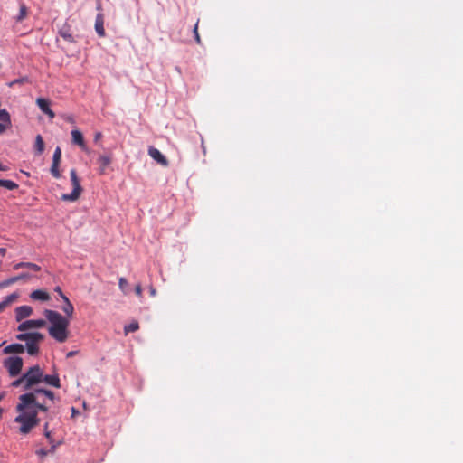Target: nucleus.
Here are the masks:
<instances>
[{"label":"nucleus","instance_id":"nucleus-32","mask_svg":"<svg viewBox=\"0 0 463 463\" xmlns=\"http://www.w3.org/2000/svg\"><path fill=\"white\" fill-rule=\"evenodd\" d=\"M44 436L46 437V439H48L50 444L52 445L51 451L53 452L55 450V449H56V445L53 444V442H52V435H51V431L50 430L44 431Z\"/></svg>","mask_w":463,"mask_h":463},{"label":"nucleus","instance_id":"nucleus-29","mask_svg":"<svg viewBox=\"0 0 463 463\" xmlns=\"http://www.w3.org/2000/svg\"><path fill=\"white\" fill-rule=\"evenodd\" d=\"M15 282H17L16 279H15V276L14 277H11V278H9V279L0 282V288L9 287V286L13 285Z\"/></svg>","mask_w":463,"mask_h":463},{"label":"nucleus","instance_id":"nucleus-12","mask_svg":"<svg viewBox=\"0 0 463 463\" xmlns=\"http://www.w3.org/2000/svg\"><path fill=\"white\" fill-rule=\"evenodd\" d=\"M112 157L109 155H100L98 158V164L99 165V174L104 175L106 168L111 164Z\"/></svg>","mask_w":463,"mask_h":463},{"label":"nucleus","instance_id":"nucleus-18","mask_svg":"<svg viewBox=\"0 0 463 463\" xmlns=\"http://www.w3.org/2000/svg\"><path fill=\"white\" fill-rule=\"evenodd\" d=\"M61 298L63 299V301L65 302V305L64 307H62V311L65 313V315L67 316V318H70L72 317L73 315V312H74V307H73V305L71 303V301L69 300V298L64 295V294H61Z\"/></svg>","mask_w":463,"mask_h":463},{"label":"nucleus","instance_id":"nucleus-11","mask_svg":"<svg viewBox=\"0 0 463 463\" xmlns=\"http://www.w3.org/2000/svg\"><path fill=\"white\" fill-rule=\"evenodd\" d=\"M59 35L62 37L65 41L69 43H75V38L73 37L71 26L68 24H64L59 30Z\"/></svg>","mask_w":463,"mask_h":463},{"label":"nucleus","instance_id":"nucleus-42","mask_svg":"<svg viewBox=\"0 0 463 463\" xmlns=\"http://www.w3.org/2000/svg\"><path fill=\"white\" fill-rule=\"evenodd\" d=\"M49 430V421H46L43 425V431Z\"/></svg>","mask_w":463,"mask_h":463},{"label":"nucleus","instance_id":"nucleus-25","mask_svg":"<svg viewBox=\"0 0 463 463\" xmlns=\"http://www.w3.org/2000/svg\"><path fill=\"white\" fill-rule=\"evenodd\" d=\"M0 121L7 124L8 126H11L10 115L7 112V110L5 109H0Z\"/></svg>","mask_w":463,"mask_h":463},{"label":"nucleus","instance_id":"nucleus-16","mask_svg":"<svg viewBox=\"0 0 463 463\" xmlns=\"http://www.w3.org/2000/svg\"><path fill=\"white\" fill-rule=\"evenodd\" d=\"M19 298V295L17 293H12L8 296H6L1 302H0V313L3 312L7 307H9L12 303H14L17 298Z\"/></svg>","mask_w":463,"mask_h":463},{"label":"nucleus","instance_id":"nucleus-20","mask_svg":"<svg viewBox=\"0 0 463 463\" xmlns=\"http://www.w3.org/2000/svg\"><path fill=\"white\" fill-rule=\"evenodd\" d=\"M43 382L46 383L49 385L54 386L56 388L61 387L60 379L57 374L54 375H43Z\"/></svg>","mask_w":463,"mask_h":463},{"label":"nucleus","instance_id":"nucleus-6","mask_svg":"<svg viewBox=\"0 0 463 463\" xmlns=\"http://www.w3.org/2000/svg\"><path fill=\"white\" fill-rule=\"evenodd\" d=\"M19 341H24L25 345H39L44 339V335L39 332L21 333L16 335Z\"/></svg>","mask_w":463,"mask_h":463},{"label":"nucleus","instance_id":"nucleus-31","mask_svg":"<svg viewBox=\"0 0 463 463\" xmlns=\"http://www.w3.org/2000/svg\"><path fill=\"white\" fill-rule=\"evenodd\" d=\"M61 150L59 146H57L54 150L52 161L56 163H61Z\"/></svg>","mask_w":463,"mask_h":463},{"label":"nucleus","instance_id":"nucleus-38","mask_svg":"<svg viewBox=\"0 0 463 463\" xmlns=\"http://www.w3.org/2000/svg\"><path fill=\"white\" fill-rule=\"evenodd\" d=\"M36 454L41 456V457H45L48 455V451H46L45 449H41L39 450L36 451Z\"/></svg>","mask_w":463,"mask_h":463},{"label":"nucleus","instance_id":"nucleus-26","mask_svg":"<svg viewBox=\"0 0 463 463\" xmlns=\"http://www.w3.org/2000/svg\"><path fill=\"white\" fill-rule=\"evenodd\" d=\"M139 325L137 321H132L129 325L124 327L125 335L138 330Z\"/></svg>","mask_w":463,"mask_h":463},{"label":"nucleus","instance_id":"nucleus-48","mask_svg":"<svg viewBox=\"0 0 463 463\" xmlns=\"http://www.w3.org/2000/svg\"><path fill=\"white\" fill-rule=\"evenodd\" d=\"M3 398H4V393H0V402L2 401Z\"/></svg>","mask_w":463,"mask_h":463},{"label":"nucleus","instance_id":"nucleus-1","mask_svg":"<svg viewBox=\"0 0 463 463\" xmlns=\"http://www.w3.org/2000/svg\"><path fill=\"white\" fill-rule=\"evenodd\" d=\"M49 407L45 402H39L34 392H27L19 396V402L16 405L18 415L14 422L20 424L19 431L22 434H28L38 426L40 419L38 411L46 412Z\"/></svg>","mask_w":463,"mask_h":463},{"label":"nucleus","instance_id":"nucleus-5","mask_svg":"<svg viewBox=\"0 0 463 463\" xmlns=\"http://www.w3.org/2000/svg\"><path fill=\"white\" fill-rule=\"evenodd\" d=\"M23 359L19 356H11L4 360L3 365L11 377L20 374L23 368Z\"/></svg>","mask_w":463,"mask_h":463},{"label":"nucleus","instance_id":"nucleus-3","mask_svg":"<svg viewBox=\"0 0 463 463\" xmlns=\"http://www.w3.org/2000/svg\"><path fill=\"white\" fill-rule=\"evenodd\" d=\"M70 175H71V182L72 184V192L71 194H63L61 195V199L63 201L74 202V201L78 200V198L80 197V195L82 192V188L80 186V179L77 175V172L75 169H71L70 171Z\"/></svg>","mask_w":463,"mask_h":463},{"label":"nucleus","instance_id":"nucleus-4","mask_svg":"<svg viewBox=\"0 0 463 463\" xmlns=\"http://www.w3.org/2000/svg\"><path fill=\"white\" fill-rule=\"evenodd\" d=\"M24 374L26 385L24 390H30L33 385L43 382V373L39 365L31 367Z\"/></svg>","mask_w":463,"mask_h":463},{"label":"nucleus","instance_id":"nucleus-9","mask_svg":"<svg viewBox=\"0 0 463 463\" xmlns=\"http://www.w3.org/2000/svg\"><path fill=\"white\" fill-rule=\"evenodd\" d=\"M148 155L158 164L166 166L168 165V161L165 156L156 147H149Z\"/></svg>","mask_w":463,"mask_h":463},{"label":"nucleus","instance_id":"nucleus-8","mask_svg":"<svg viewBox=\"0 0 463 463\" xmlns=\"http://www.w3.org/2000/svg\"><path fill=\"white\" fill-rule=\"evenodd\" d=\"M36 104L38 105L42 112L46 114L51 119L54 118L55 113L50 108V100L43 98H38L36 99Z\"/></svg>","mask_w":463,"mask_h":463},{"label":"nucleus","instance_id":"nucleus-15","mask_svg":"<svg viewBox=\"0 0 463 463\" xmlns=\"http://www.w3.org/2000/svg\"><path fill=\"white\" fill-rule=\"evenodd\" d=\"M24 352V346L22 344H12L5 346L3 353L5 354H23Z\"/></svg>","mask_w":463,"mask_h":463},{"label":"nucleus","instance_id":"nucleus-37","mask_svg":"<svg viewBox=\"0 0 463 463\" xmlns=\"http://www.w3.org/2000/svg\"><path fill=\"white\" fill-rule=\"evenodd\" d=\"M10 126L0 121V134L4 133Z\"/></svg>","mask_w":463,"mask_h":463},{"label":"nucleus","instance_id":"nucleus-46","mask_svg":"<svg viewBox=\"0 0 463 463\" xmlns=\"http://www.w3.org/2000/svg\"><path fill=\"white\" fill-rule=\"evenodd\" d=\"M8 168L0 164V171H6Z\"/></svg>","mask_w":463,"mask_h":463},{"label":"nucleus","instance_id":"nucleus-2","mask_svg":"<svg viewBox=\"0 0 463 463\" xmlns=\"http://www.w3.org/2000/svg\"><path fill=\"white\" fill-rule=\"evenodd\" d=\"M44 316L50 323L48 328L49 335L59 343H64L69 336L70 319L63 317L59 312L46 309Z\"/></svg>","mask_w":463,"mask_h":463},{"label":"nucleus","instance_id":"nucleus-17","mask_svg":"<svg viewBox=\"0 0 463 463\" xmlns=\"http://www.w3.org/2000/svg\"><path fill=\"white\" fill-rule=\"evenodd\" d=\"M30 298L33 300L48 301L50 295L44 290L37 289L30 294Z\"/></svg>","mask_w":463,"mask_h":463},{"label":"nucleus","instance_id":"nucleus-22","mask_svg":"<svg viewBox=\"0 0 463 463\" xmlns=\"http://www.w3.org/2000/svg\"><path fill=\"white\" fill-rule=\"evenodd\" d=\"M27 14H28V8L26 7V5L24 3L20 4L19 14L15 17L16 22H18V23L22 22L24 19H25L27 17Z\"/></svg>","mask_w":463,"mask_h":463},{"label":"nucleus","instance_id":"nucleus-28","mask_svg":"<svg viewBox=\"0 0 463 463\" xmlns=\"http://www.w3.org/2000/svg\"><path fill=\"white\" fill-rule=\"evenodd\" d=\"M26 351L30 355H36L39 353V345H25Z\"/></svg>","mask_w":463,"mask_h":463},{"label":"nucleus","instance_id":"nucleus-7","mask_svg":"<svg viewBox=\"0 0 463 463\" xmlns=\"http://www.w3.org/2000/svg\"><path fill=\"white\" fill-rule=\"evenodd\" d=\"M46 325V321L43 319H32L22 322L17 330L25 333V331L33 328H43Z\"/></svg>","mask_w":463,"mask_h":463},{"label":"nucleus","instance_id":"nucleus-47","mask_svg":"<svg viewBox=\"0 0 463 463\" xmlns=\"http://www.w3.org/2000/svg\"><path fill=\"white\" fill-rule=\"evenodd\" d=\"M97 9L98 10H101V5L100 4L98 5Z\"/></svg>","mask_w":463,"mask_h":463},{"label":"nucleus","instance_id":"nucleus-41","mask_svg":"<svg viewBox=\"0 0 463 463\" xmlns=\"http://www.w3.org/2000/svg\"><path fill=\"white\" fill-rule=\"evenodd\" d=\"M149 291H150L151 296H153V297L156 296V291L153 287L150 288Z\"/></svg>","mask_w":463,"mask_h":463},{"label":"nucleus","instance_id":"nucleus-35","mask_svg":"<svg viewBox=\"0 0 463 463\" xmlns=\"http://www.w3.org/2000/svg\"><path fill=\"white\" fill-rule=\"evenodd\" d=\"M135 293L138 298H142L143 296V289L142 286L140 284L136 285L135 287Z\"/></svg>","mask_w":463,"mask_h":463},{"label":"nucleus","instance_id":"nucleus-24","mask_svg":"<svg viewBox=\"0 0 463 463\" xmlns=\"http://www.w3.org/2000/svg\"><path fill=\"white\" fill-rule=\"evenodd\" d=\"M118 287H119V289L122 291V293L124 295L128 294V292H129L128 282V280L125 278H123V277L119 278V279H118Z\"/></svg>","mask_w":463,"mask_h":463},{"label":"nucleus","instance_id":"nucleus-27","mask_svg":"<svg viewBox=\"0 0 463 463\" xmlns=\"http://www.w3.org/2000/svg\"><path fill=\"white\" fill-rule=\"evenodd\" d=\"M59 165H60V163H56V162L52 161V166H51V174L55 178H60L61 177V173H60V170H59Z\"/></svg>","mask_w":463,"mask_h":463},{"label":"nucleus","instance_id":"nucleus-39","mask_svg":"<svg viewBox=\"0 0 463 463\" xmlns=\"http://www.w3.org/2000/svg\"><path fill=\"white\" fill-rule=\"evenodd\" d=\"M44 391H45V389L37 388L33 392L35 393V397L37 398L38 394H44Z\"/></svg>","mask_w":463,"mask_h":463},{"label":"nucleus","instance_id":"nucleus-44","mask_svg":"<svg viewBox=\"0 0 463 463\" xmlns=\"http://www.w3.org/2000/svg\"><path fill=\"white\" fill-rule=\"evenodd\" d=\"M76 352L75 351H71L67 354V357H72L73 355H75Z\"/></svg>","mask_w":463,"mask_h":463},{"label":"nucleus","instance_id":"nucleus-21","mask_svg":"<svg viewBox=\"0 0 463 463\" xmlns=\"http://www.w3.org/2000/svg\"><path fill=\"white\" fill-rule=\"evenodd\" d=\"M44 141L41 135H37L35 137L34 149L36 154L41 155L44 151Z\"/></svg>","mask_w":463,"mask_h":463},{"label":"nucleus","instance_id":"nucleus-43","mask_svg":"<svg viewBox=\"0 0 463 463\" xmlns=\"http://www.w3.org/2000/svg\"><path fill=\"white\" fill-rule=\"evenodd\" d=\"M55 291H56L57 293H59L61 297V294H63L60 287H56V288H55Z\"/></svg>","mask_w":463,"mask_h":463},{"label":"nucleus","instance_id":"nucleus-30","mask_svg":"<svg viewBox=\"0 0 463 463\" xmlns=\"http://www.w3.org/2000/svg\"><path fill=\"white\" fill-rule=\"evenodd\" d=\"M11 385H12L13 387H19V386H21V385H22L23 387H24V386H25V385H26V380H25V378H24V374H23L20 378H18V379L14 380V381L11 383Z\"/></svg>","mask_w":463,"mask_h":463},{"label":"nucleus","instance_id":"nucleus-36","mask_svg":"<svg viewBox=\"0 0 463 463\" xmlns=\"http://www.w3.org/2000/svg\"><path fill=\"white\" fill-rule=\"evenodd\" d=\"M43 395H45L51 401H53L55 398L53 392H52L50 390H45Z\"/></svg>","mask_w":463,"mask_h":463},{"label":"nucleus","instance_id":"nucleus-13","mask_svg":"<svg viewBox=\"0 0 463 463\" xmlns=\"http://www.w3.org/2000/svg\"><path fill=\"white\" fill-rule=\"evenodd\" d=\"M95 30L99 37L105 36L104 15L101 13H99L96 16Z\"/></svg>","mask_w":463,"mask_h":463},{"label":"nucleus","instance_id":"nucleus-40","mask_svg":"<svg viewBox=\"0 0 463 463\" xmlns=\"http://www.w3.org/2000/svg\"><path fill=\"white\" fill-rule=\"evenodd\" d=\"M101 137H102L101 132H97V133L95 134V136H94V141H95V142H98V141L101 138Z\"/></svg>","mask_w":463,"mask_h":463},{"label":"nucleus","instance_id":"nucleus-23","mask_svg":"<svg viewBox=\"0 0 463 463\" xmlns=\"http://www.w3.org/2000/svg\"><path fill=\"white\" fill-rule=\"evenodd\" d=\"M0 186L6 188L7 190H15L18 188V184L11 180H2L0 179Z\"/></svg>","mask_w":463,"mask_h":463},{"label":"nucleus","instance_id":"nucleus-33","mask_svg":"<svg viewBox=\"0 0 463 463\" xmlns=\"http://www.w3.org/2000/svg\"><path fill=\"white\" fill-rule=\"evenodd\" d=\"M198 23L199 21L196 22L194 27V38H195V41L198 44L201 43V38H200V35L198 33Z\"/></svg>","mask_w":463,"mask_h":463},{"label":"nucleus","instance_id":"nucleus-34","mask_svg":"<svg viewBox=\"0 0 463 463\" xmlns=\"http://www.w3.org/2000/svg\"><path fill=\"white\" fill-rule=\"evenodd\" d=\"M16 281L19 280H28L31 279V275L29 273H21L15 276Z\"/></svg>","mask_w":463,"mask_h":463},{"label":"nucleus","instance_id":"nucleus-14","mask_svg":"<svg viewBox=\"0 0 463 463\" xmlns=\"http://www.w3.org/2000/svg\"><path fill=\"white\" fill-rule=\"evenodd\" d=\"M71 138L72 142L76 145H78L82 150H86V144L84 141V137L82 133L78 130L74 129L71 131Z\"/></svg>","mask_w":463,"mask_h":463},{"label":"nucleus","instance_id":"nucleus-10","mask_svg":"<svg viewBox=\"0 0 463 463\" xmlns=\"http://www.w3.org/2000/svg\"><path fill=\"white\" fill-rule=\"evenodd\" d=\"M33 314V308L30 306H20L15 308V319L20 322Z\"/></svg>","mask_w":463,"mask_h":463},{"label":"nucleus","instance_id":"nucleus-19","mask_svg":"<svg viewBox=\"0 0 463 463\" xmlns=\"http://www.w3.org/2000/svg\"><path fill=\"white\" fill-rule=\"evenodd\" d=\"M24 268H27L29 269H32L33 271H40L41 270V267L35 263H33V262H19V263H16L14 266V270H17V269H24Z\"/></svg>","mask_w":463,"mask_h":463},{"label":"nucleus","instance_id":"nucleus-45","mask_svg":"<svg viewBox=\"0 0 463 463\" xmlns=\"http://www.w3.org/2000/svg\"><path fill=\"white\" fill-rule=\"evenodd\" d=\"M5 253H6V249L0 248V254L4 256Z\"/></svg>","mask_w":463,"mask_h":463}]
</instances>
